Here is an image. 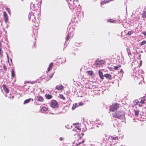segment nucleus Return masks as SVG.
<instances>
[{
  "instance_id": "obj_1",
  "label": "nucleus",
  "mask_w": 146,
  "mask_h": 146,
  "mask_svg": "<svg viewBox=\"0 0 146 146\" xmlns=\"http://www.w3.org/2000/svg\"><path fill=\"white\" fill-rule=\"evenodd\" d=\"M113 116L120 119H122L125 117V112L123 110L118 111L112 113Z\"/></svg>"
},
{
  "instance_id": "obj_2",
  "label": "nucleus",
  "mask_w": 146,
  "mask_h": 146,
  "mask_svg": "<svg viewBox=\"0 0 146 146\" xmlns=\"http://www.w3.org/2000/svg\"><path fill=\"white\" fill-rule=\"evenodd\" d=\"M120 105L117 103H114L110 107V110L111 111H114L117 110L119 107Z\"/></svg>"
},
{
  "instance_id": "obj_3",
  "label": "nucleus",
  "mask_w": 146,
  "mask_h": 146,
  "mask_svg": "<svg viewBox=\"0 0 146 146\" xmlns=\"http://www.w3.org/2000/svg\"><path fill=\"white\" fill-rule=\"evenodd\" d=\"M50 106L53 108H56L58 107L59 105L56 101L53 100L50 102Z\"/></svg>"
},
{
  "instance_id": "obj_4",
  "label": "nucleus",
  "mask_w": 146,
  "mask_h": 146,
  "mask_svg": "<svg viewBox=\"0 0 146 146\" xmlns=\"http://www.w3.org/2000/svg\"><path fill=\"white\" fill-rule=\"evenodd\" d=\"M104 62V60L98 59L96 60L95 63V66L96 67H99L100 65L103 64Z\"/></svg>"
},
{
  "instance_id": "obj_5",
  "label": "nucleus",
  "mask_w": 146,
  "mask_h": 146,
  "mask_svg": "<svg viewBox=\"0 0 146 146\" xmlns=\"http://www.w3.org/2000/svg\"><path fill=\"white\" fill-rule=\"evenodd\" d=\"M47 75H45L44 77L45 79H46V81H48L53 76V73H52L50 75L48 74V72H46Z\"/></svg>"
},
{
  "instance_id": "obj_6",
  "label": "nucleus",
  "mask_w": 146,
  "mask_h": 146,
  "mask_svg": "<svg viewBox=\"0 0 146 146\" xmlns=\"http://www.w3.org/2000/svg\"><path fill=\"white\" fill-rule=\"evenodd\" d=\"M3 16L4 17V20L6 23H7L8 20V18L7 14L5 12L3 13Z\"/></svg>"
},
{
  "instance_id": "obj_7",
  "label": "nucleus",
  "mask_w": 146,
  "mask_h": 146,
  "mask_svg": "<svg viewBox=\"0 0 146 146\" xmlns=\"http://www.w3.org/2000/svg\"><path fill=\"white\" fill-rule=\"evenodd\" d=\"M104 76L106 77L108 80H110L111 79V75L109 74H106L104 75Z\"/></svg>"
},
{
  "instance_id": "obj_8",
  "label": "nucleus",
  "mask_w": 146,
  "mask_h": 146,
  "mask_svg": "<svg viewBox=\"0 0 146 146\" xmlns=\"http://www.w3.org/2000/svg\"><path fill=\"white\" fill-rule=\"evenodd\" d=\"M99 75L100 76V78L102 80H104V76L102 71L101 70H100L98 71Z\"/></svg>"
},
{
  "instance_id": "obj_9",
  "label": "nucleus",
  "mask_w": 146,
  "mask_h": 146,
  "mask_svg": "<svg viewBox=\"0 0 146 146\" xmlns=\"http://www.w3.org/2000/svg\"><path fill=\"white\" fill-rule=\"evenodd\" d=\"M56 89L58 90H62L64 89V87L62 85H57L56 87Z\"/></svg>"
},
{
  "instance_id": "obj_10",
  "label": "nucleus",
  "mask_w": 146,
  "mask_h": 146,
  "mask_svg": "<svg viewBox=\"0 0 146 146\" xmlns=\"http://www.w3.org/2000/svg\"><path fill=\"white\" fill-rule=\"evenodd\" d=\"M142 17L143 18H146V7L144 9L143 11Z\"/></svg>"
},
{
  "instance_id": "obj_11",
  "label": "nucleus",
  "mask_w": 146,
  "mask_h": 146,
  "mask_svg": "<svg viewBox=\"0 0 146 146\" xmlns=\"http://www.w3.org/2000/svg\"><path fill=\"white\" fill-rule=\"evenodd\" d=\"M37 98L38 101L43 102L44 101V98L41 96L38 95L37 96Z\"/></svg>"
},
{
  "instance_id": "obj_12",
  "label": "nucleus",
  "mask_w": 146,
  "mask_h": 146,
  "mask_svg": "<svg viewBox=\"0 0 146 146\" xmlns=\"http://www.w3.org/2000/svg\"><path fill=\"white\" fill-rule=\"evenodd\" d=\"M2 86L5 92L7 93H9V91L6 85L5 84H3Z\"/></svg>"
},
{
  "instance_id": "obj_13",
  "label": "nucleus",
  "mask_w": 146,
  "mask_h": 146,
  "mask_svg": "<svg viewBox=\"0 0 146 146\" xmlns=\"http://www.w3.org/2000/svg\"><path fill=\"white\" fill-rule=\"evenodd\" d=\"M112 140H115V141H118L119 140V137L117 136L114 137L113 136H110Z\"/></svg>"
},
{
  "instance_id": "obj_14",
  "label": "nucleus",
  "mask_w": 146,
  "mask_h": 146,
  "mask_svg": "<svg viewBox=\"0 0 146 146\" xmlns=\"http://www.w3.org/2000/svg\"><path fill=\"white\" fill-rule=\"evenodd\" d=\"M53 66V63L52 62H51L48 68V71L49 72L50 70H51Z\"/></svg>"
},
{
  "instance_id": "obj_15",
  "label": "nucleus",
  "mask_w": 146,
  "mask_h": 146,
  "mask_svg": "<svg viewBox=\"0 0 146 146\" xmlns=\"http://www.w3.org/2000/svg\"><path fill=\"white\" fill-rule=\"evenodd\" d=\"M46 98L47 99H50L52 98L53 96L49 94H46L45 95Z\"/></svg>"
},
{
  "instance_id": "obj_16",
  "label": "nucleus",
  "mask_w": 146,
  "mask_h": 146,
  "mask_svg": "<svg viewBox=\"0 0 146 146\" xmlns=\"http://www.w3.org/2000/svg\"><path fill=\"white\" fill-rule=\"evenodd\" d=\"M134 114L135 116H138L139 115V110H134Z\"/></svg>"
},
{
  "instance_id": "obj_17",
  "label": "nucleus",
  "mask_w": 146,
  "mask_h": 146,
  "mask_svg": "<svg viewBox=\"0 0 146 146\" xmlns=\"http://www.w3.org/2000/svg\"><path fill=\"white\" fill-rule=\"evenodd\" d=\"M11 76L13 78L15 76V72L13 69H12L11 71Z\"/></svg>"
},
{
  "instance_id": "obj_18",
  "label": "nucleus",
  "mask_w": 146,
  "mask_h": 146,
  "mask_svg": "<svg viewBox=\"0 0 146 146\" xmlns=\"http://www.w3.org/2000/svg\"><path fill=\"white\" fill-rule=\"evenodd\" d=\"M121 66V64H119L117 65V66H115L114 68V69L115 70H117L118 68H120Z\"/></svg>"
},
{
  "instance_id": "obj_19",
  "label": "nucleus",
  "mask_w": 146,
  "mask_h": 146,
  "mask_svg": "<svg viewBox=\"0 0 146 146\" xmlns=\"http://www.w3.org/2000/svg\"><path fill=\"white\" fill-rule=\"evenodd\" d=\"M108 21L111 23H115L116 22V20H113L112 19H109L108 20Z\"/></svg>"
},
{
  "instance_id": "obj_20",
  "label": "nucleus",
  "mask_w": 146,
  "mask_h": 146,
  "mask_svg": "<svg viewBox=\"0 0 146 146\" xmlns=\"http://www.w3.org/2000/svg\"><path fill=\"white\" fill-rule=\"evenodd\" d=\"M31 99V98H29V99H28L26 100H25L24 101V103L26 104V103H27L29 102L30 101Z\"/></svg>"
},
{
  "instance_id": "obj_21",
  "label": "nucleus",
  "mask_w": 146,
  "mask_h": 146,
  "mask_svg": "<svg viewBox=\"0 0 146 146\" xmlns=\"http://www.w3.org/2000/svg\"><path fill=\"white\" fill-rule=\"evenodd\" d=\"M35 42H33V44L32 45V48H35L36 46V42L35 41Z\"/></svg>"
},
{
  "instance_id": "obj_22",
  "label": "nucleus",
  "mask_w": 146,
  "mask_h": 146,
  "mask_svg": "<svg viewBox=\"0 0 146 146\" xmlns=\"http://www.w3.org/2000/svg\"><path fill=\"white\" fill-rule=\"evenodd\" d=\"M62 59H64V58H59V59H58V62H59V63H62V64L63 63H64V61H62Z\"/></svg>"
},
{
  "instance_id": "obj_23",
  "label": "nucleus",
  "mask_w": 146,
  "mask_h": 146,
  "mask_svg": "<svg viewBox=\"0 0 146 146\" xmlns=\"http://www.w3.org/2000/svg\"><path fill=\"white\" fill-rule=\"evenodd\" d=\"M87 73L89 75L91 76L93 74V72L92 71H88L87 72Z\"/></svg>"
},
{
  "instance_id": "obj_24",
  "label": "nucleus",
  "mask_w": 146,
  "mask_h": 146,
  "mask_svg": "<svg viewBox=\"0 0 146 146\" xmlns=\"http://www.w3.org/2000/svg\"><path fill=\"white\" fill-rule=\"evenodd\" d=\"M60 98L64 100L65 99V97L62 94H60Z\"/></svg>"
},
{
  "instance_id": "obj_25",
  "label": "nucleus",
  "mask_w": 146,
  "mask_h": 146,
  "mask_svg": "<svg viewBox=\"0 0 146 146\" xmlns=\"http://www.w3.org/2000/svg\"><path fill=\"white\" fill-rule=\"evenodd\" d=\"M146 43V41L144 40L139 43V45H143Z\"/></svg>"
},
{
  "instance_id": "obj_26",
  "label": "nucleus",
  "mask_w": 146,
  "mask_h": 146,
  "mask_svg": "<svg viewBox=\"0 0 146 146\" xmlns=\"http://www.w3.org/2000/svg\"><path fill=\"white\" fill-rule=\"evenodd\" d=\"M42 111H46L48 110V109L46 107H43L42 108Z\"/></svg>"
},
{
  "instance_id": "obj_27",
  "label": "nucleus",
  "mask_w": 146,
  "mask_h": 146,
  "mask_svg": "<svg viewBox=\"0 0 146 146\" xmlns=\"http://www.w3.org/2000/svg\"><path fill=\"white\" fill-rule=\"evenodd\" d=\"M75 128L77 129L79 131H80L81 130V126H76L75 127Z\"/></svg>"
},
{
  "instance_id": "obj_28",
  "label": "nucleus",
  "mask_w": 146,
  "mask_h": 146,
  "mask_svg": "<svg viewBox=\"0 0 146 146\" xmlns=\"http://www.w3.org/2000/svg\"><path fill=\"white\" fill-rule=\"evenodd\" d=\"M133 33V32H132V31H129L126 34V35H130L132 34Z\"/></svg>"
},
{
  "instance_id": "obj_29",
  "label": "nucleus",
  "mask_w": 146,
  "mask_h": 146,
  "mask_svg": "<svg viewBox=\"0 0 146 146\" xmlns=\"http://www.w3.org/2000/svg\"><path fill=\"white\" fill-rule=\"evenodd\" d=\"M145 100H146L145 99H143V100H141L140 102H141V104H144V103H145Z\"/></svg>"
},
{
  "instance_id": "obj_30",
  "label": "nucleus",
  "mask_w": 146,
  "mask_h": 146,
  "mask_svg": "<svg viewBox=\"0 0 146 146\" xmlns=\"http://www.w3.org/2000/svg\"><path fill=\"white\" fill-rule=\"evenodd\" d=\"M6 10L8 12L9 14L10 13L11 11L10 9L9 8H6Z\"/></svg>"
},
{
  "instance_id": "obj_31",
  "label": "nucleus",
  "mask_w": 146,
  "mask_h": 146,
  "mask_svg": "<svg viewBox=\"0 0 146 146\" xmlns=\"http://www.w3.org/2000/svg\"><path fill=\"white\" fill-rule=\"evenodd\" d=\"M3 68L5 71H6L7 70V67L5 64L3 65Z\"/></svg>"
},
{
  "instance_id": "obj_32",
  "label": "nucleus",
  "mask_w": 146,
  "mask_h": 146,
  "mask_svg": "<svg viewBox=\"0 0 146 146\" xmlns=\"http://www.w3.org/2000/svg\"><path fill=\"white\" fill-rule=\"evenodd\" d=\"M70 36L69 35H68L67 36L66 38V39L67 41L70 38Z\"/></svg>"
},
{
  "instance_id": "obj_33",
  "label": "nucleus",
  "mask_w": 146,
  "mask_h": 146,
  "mask_svg": "<svg viewBox=\"0 0 146 146\" xmlns=\"http://www.w3.org/2000/svg\"><path fill=\"white\" fill-rule=\"evenodd\" d=\"M142 104H141L140 102L138 103V105L139 107H142Z\"/></svg>"
},
{
  "instance_id": "obj_34",
  "label": "nucleus",
  "mask_w": 146,
  "mask_h": 146,
  "mask_svg": "<svg viewBox=\"0 0 146 146\" xmlns=\"http://www.w3.org/2000/svg\"><path fill=\"white\" fill-rule=\"evenodd\" d=\"M64 137H61L60 138V141H63L64 139Z\"/></svg>"
},
{
  "instance_id": "obj_35",
  "label": "nucleus",
  "mask_w": 146,
  "mask_h": 146,
  "mask_svg": "<svg viewBox=\"0 0 146 146\" xmlns=\"http://www.w3.org/2000/svg\"><path fill=\"white\" fill-rule=\"evenodd\" d=\"M142 33L146 36V32L143 31Z\"/></svg>"
},
{
  "instance_id": "obj_36",
  "label": "nucleus",
  "mask_w": 146,
  "mask_h": 146,
  "mask_svg": "<svg viewBox=\"0 0 146 146\" xmlns=\"http://www.w3.org/2000/svg\"><path fill=\"white\" fill-rule=\"evenodd\" d=\"M106 3L104 1H103L101 2V4L102 5H104V4Z\"/></svg>"
},
{
  "instance_id": "obj_37",
  "label": "nucleus",
  "mask_w": 146,
  "mask_h": 146,
  "mask_svg": "<svg viewBox=\"0 0 146 146\" xmlns=\"http://www.w3.org/2000/svg\"><path fill=\"white\" fill-rule=\"evenodd\" d=\"M83 104L82 102H80L79 104V105L80 106H82Z\"/></svg>"
},
{
  "instance_id": "obj_38",
  "label": "nucleus",
  "mask_w": 146,
  "mask_h": 146,
  "mask_svg": "<svg viewBox=\"0 0 146 146\" xmlns=\"http://www.w3.org/2000/svg\"><path fill=\"white\" fill-rule=\"evenodd\" d=\"M72 131L74 132L75 133H76L77 131H76V129H73L72 130Z\"/></svg>"
},
{
  "instance_id": "obj_39",
  "label": "nucleus",
  "mask_w": 146,
  "mask_h": 146,
  "mask_svg": "<svg viewBox=\"0 0 146 146\" xmlns=\"http://www.w3.org/2000/svg\"><path fill=\"white\" fill-rule=\"evenodd\" d=\"M80 142L76 144V146H78L79 145H80Z\"/></svg>"
},
{
  "instance_id": "obj_40",
  "label": "nucleus",
  "mask_w": 146,
  "mask_h": 146,
  "mask_svg": "<svg viewBox=\"0 0 146 146\" xmlns=\"http://www.w3.org/2000/svg\"><path fill=\"white\" fill-rule=\"evenodd\" d=\"M85 141L84 140H83L82 141L80 142V144L81 143H83Z\"/></svg>"
},
{
  "instance_id": "obj_41",
  "label": "nucleus",
  "mask_w": 146,
  "mask_h": 146,
  "mask_svg": "<svg viewBox=\"0 0 146 146\" xmlns=\"http://www.w3.org/2000/svg\"><path fill=\"white\" fill-rule=\"evenodd\" d=\"M123 70L122 69H121L120 70L119 72H123Z\"/></svg>"
},
{
  "instance_id": "obj_42",
  "label": "nucleus",
  "mask_w": 146,
  "mask_h": 146,
  "mask_svg": "<svg viewBox=\"0 0 146 146\" xmlns=\"http://www.w3.org/2000/svg\"><path fill=\"white\" fill-rule=\"evenodd\" d=\"M128 53V55H131V54L130 53V52H127Z\"/></svg>"
},
{
  "instance_id": "obj_43",
  "label": "nucleus",
  "mask_w": 146,
  "mask_h": 146,
  "mask_svg": "<svg viewBox=\"0 0 146 146\" xmlns=\"http://www.w3.org/2000/svg\"><path fill=\"white\" fill-rule=\"evenodd\" d=\"M78 124H79L78 123H75L73 125H76Z\"/></svg>"
},
{
  "instance_id": "obj_44",
  "label": "nucleus",
  "mask_w": 146,
  "mask_h": 146,
  "mask_svg": "<svg viewBox=\"0 0 146 146\" xmlns=\"http://www.w3.org/2000/svg\"><path fill=\"white\" fill-rule=\"evenodd\" d=\"M27 83H31V84H33V83H34L33 82H27Z\"/></svg>"
},
{
  "instance_id": "obj_45",
  "label": "nucleus",
  "mask_w": 146,
  "mask_h": 146,
  "mask_svg": "<svg viewBox=\"0 0 146 146\" xmlns=\"http://www.w3.org/2000/svg\"><path fill=\"white\" fill-rule=\"evenodd\" d=\"M84 135V133H82V136H83Z\"/></svg>"
},
{
  "instance_id": "obj_46",
  "label": "nucleus",
  "mask_w": 146,
  "mask_h": 146,
  "mask_svg": "<svg viewBox=\"0 0 146 146\" xmlns=\"http://www.w3.org/2000/svg\"><path fill=\"white\" fill-rule=\"evenodd\" d=\"M142 63V61L141 60L140 61V63Z\"/></svg>"
},
{
  "instance_id": "obj_47",
  "label": "nucleus",
  "mask_w": 146,
  "mask_h": 146,
  "mask_svg": "<svg viewBox=\"0 0 146 146\" xmlns=\"http://www.w3.org/2000/svg\"><path fill=\"white\" fill-rule=\"evenodd\" d=\"M32 101L33 100V99H32Z\"/></svg>"
},
{
  "instance_id": "obj_48",
  "label": "nucleus",
  "mask_w": 146,
  "mask_h": 146,
  "mask_svg": "<svg viewBox=\"0 0 146 146\" xmlns=\"http://www.w3.org/2000/svg\"><path fill=\"white\" fill-rule=\"evenodd\" d=\"M106 2H107V3H108L109 2V1H108V2L106 1Z\"/></svg>"
},
{
  "instance_id": "obj_49",
  "label": "nucleus",
  "mask_w": 146,
  "mask_h": 146,
  "mask_svg": "<svg viewBox=\"0 0 146 146\" xmlns=\"http://www.w3.org/2000/svg\"><path fill=\"white\" fill-rule=\"evenodd\" d=\"M81 138V137H80V138Z\"/></svg>"
}]
</instances>
